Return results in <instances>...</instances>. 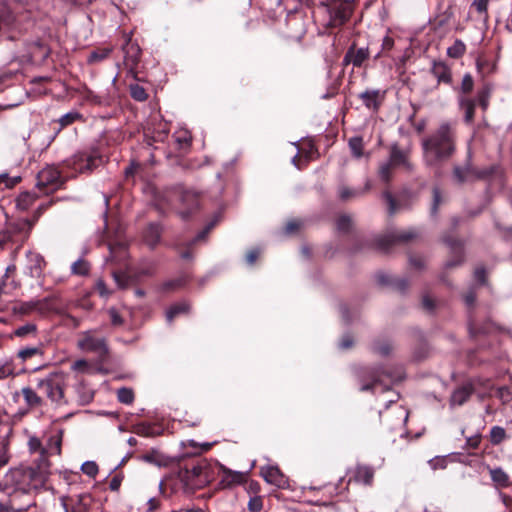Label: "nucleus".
Returning a JSON list of instances; mask_svg holds the SVG:
<instances>
[{
  "label": "nucleus",
  "instance_id": "1",
  "mask_svg": "<svg viewBox=\"0 0 512 512\" xmlns=\"http://www.w3.org/2000/svg\"><path fill=\"white\" fill-rule=\"evenodd\" d=\"M51 474V464L48 459V450H41L35 466H19L10 469L4 476L5 489H11L10 495L21 493L25 501L32 499L31 494L43 488Z\"/></svg>",
  "mask_w": 512,
  "mask_h": 512
},
{
  "label": "nucleus",
  "instance_id": "2",
  "mask_svg": "<svg viewBox=\"0 0 512 512\" xmlns=\"http://www.w3.org/2000/svg\"><path fill=\"white\" fill-rule=\"evenodd\" d=\"M455 131L449 123H443L422 142L424 161L436 166L447 160L455 150Z\"/></svg>",
  "mask_w": 512,
  "mask_h": 512
},
{
  "label": "nucleus",
  "instance_id": "3",
  "mask_svg": "<svg viewBox=\"0 0 512 512\" xmlns=\"http://www.w3.org/2000/svg\"><path fill=\"white\" fill-rule=\"evenodd\" d=\"M219 473V463L209 459H199L191 468L179 471L180 481L190 491L201 489L210 484Z\"/></svg>",
  "mask_w": 512,
  "mask_h": 512
},
{
  "label": "nucleus",
  "instance_id": "4",
  "mask_svg": "<svg viewBox=\"0 0 512 512\" xmlns=\"http://www.w3.org/2000/svg\"><path fill=\"white\" fill-rule=\"evenodd\" d=\"M36 387L47 398L56 404L66 403L64 399V389L66 387V377L61 372H52L46 377L38 379Z\"/></svg>",
  "mask_w": 512,
  "mask_h": 512
},
{
  "label": "nucleus",
  "instance_id": "5",
  "mask_svg": "<svg viewBox=\"0 0 512 512\" xmlns=\"http://www.w3.org/2000/svg\"><path fill=\"white\" fill-rule=\"evenodd\" d=\"M77 346L83 352H90L104 358L108 355L109 349L104 337L96 336L95 331L89 330L80 334Z\"/></svg>",
  "mask_w": 512,
  "mask_h": 512
},
{
  "label": "nucleus",
  "instance_id": "6",
  "mask_svg": "<svg viewBox=\"0 0 512 512\" xmlns=\"http://www.w3.org/2000/svg\"><path fill=\"white\" fill-rule=\"evenodd\" d=\"M60 172L53 166H47L37 175V188L45 194L54 192L62 185Z\"/></svg>",
  "mask_w": 512,
  "mask_h": 512
},
{
  "label": "nucleus",
  "instance_id": "7",
  "mask_svg": "<svg viewBox=\"0 0 512 512\" xmlns=\"http://www.w3.org/2000/svg\"><path fill=\"white\" fill-rule=\"evenodd\" d=\"M184 457V455H168L163 450H150L141 458L159 468H168L176 466Z\"/></svg>",
  "mask_w": 512,
  "mask_h": 512
},
{
  "label": "nucleus",
  "instance_id": "8",
  "mask_svg": "<svg viewBox=\"0 0 512 512\" xmlns=\"http://www.w3.org/2000/svg\"><path fill=\"white\" fill-rule=\"evenodd\" d=\"M255 462L253 461L249 470L246 472L231 470L224 465L219 463V472L223 473L220 481V485L223 488H233L238 485H242L248 478L249 471L254 467Z\"/></svg>",
  "mask_w": 512,
  "mask_h": 512
},
{
  "label": "nucleus",
  "instance_id": "9",
  "mask_svg": "<svg viewBox=\"0 0 512 512\" xmlns=\"http://www.w3.org/2000/svg\"><path fill=\"white\" fill-rule=\"evenodd\" d=\"M260 474L263 479L279 489L289 488L288 478L281 472V470L274 465H265L260 468Z\"/></svg>",
  "mask_w": 512,
  "mask_h": 512
},
{
  "label": "nucleus",
  "instance_id": "10",
  "mask_svg": "<svg viewBox=\"0 0 512 512\" xmlns=\"http://www.w3.org/2000/svg\"><path fill=\"white\" fill-rule=\"evenodd\" d=\"M352 13V6L348 2H335L330 8V18L333 26L344 24Z\"/></svg>",
  "mask_w": 512,
  "mask_h": 512
},
{
  "label": "nucleus",
  "instance_id": "11",
  "mask_svg": "<svg viewBox=\"0 0 512 512\" xmlns=\"http://www.w3.org/2000/svg\"><path fill=\"white\" fill-rule=\"evenodd\" d=\"M124 52V63L130 69H134L139 62L141 50L137 43L126 36V43L122 47Z\"/></svg>",
  "mask_w": 512,
  "mask_h": 512
},
{
  "label": "nucleus",
  "instance_id": "12",
  "mask_svg": "<svg viewBox=\"0 0 512 512\" xmlns=\"http://www.w3.org/2000/svg\"><path fill=\"white\" fill-rule=\"evenodd\" d=\"M383 197L387 201L389 214L393 215L409 206L408 199H411L412 195L408 192H403L399 195L398 199H395L389 191H385Z\"/></svg>",
  "mask_w": 512,
  "mask_h": 512
},
{
  "label": "nucleus",
  "instance_id": "13",
  "mask_svg": "<svg viewBox=\"0 0 512 512\" xmlns=\"http://www.w3.org/2000/svg\"><path fill=\"white\" fill-rule=\"evenodd\" d=\"M33 499L19 503L16 495H10L5 502H0V512H25L34 505Z\"/></svg>",
  "mask_w": 512,
  "mask_h": 512
},
{
  "label": "nucleus",
  "instance_id": "14",
  "mask_svg": "<svg viewBox=\"0 0 512 512\" xmlns=\"http://www.w3.org/2000/svg\"><path fill=\"white\" fill-rule=\"evenodd\" d=\"M431 73L437 79L438 83L450 84L452 82L451 69L443 61H434L431 67Z\"/></svg>",
  "mask_w": 512,
  "mask_h": 512
},
{
  "label": "nucleus",
  "instance_id": "15",
  "mask_svg": "<svg viewBox=\"0 0 512 512\" xmlns=\"http://www.w3.org/2000/svg\"><path fill=\"white\" fill-rule=\"evenodd\" d=\"M15 17L7 4L0 2V31L4 28L14 27Z\"/></svg>",
  "mask_w": 512,
  "mask_h": 512
},
{
  "label": "nucleus",
  "instance_id": "16",
  "mask_svg": "<svg viewBox=\"0 0 512 512\" xmlns=\"http://www.w3.org/2000/svg\"><path fill=\"white\" fill-rule=\"evenodd\" d=\"M360 98L367 108L374 110L378 109L382 99L378 90L365 91L360 94Z\"/></svg>",
  "mask_w": 512,
  "mask_h": 512
},
{
  "label": "nucleus",
  "instance_id": "17",
  "mask_svg": "<svg viewBox=\"0 0 512 512\" xmlns=\"http://www.w3.org/2000/svg\"><path fill=\"white\" fill-rule=\"evenodd\" d=\"M18 375L16 371V365L12 358H4L0 360V380H4L10 377Z\"/></svg>",
  "mask_w": 512,
  "mask_h": 512
},
{
  "label": "nucleus",
  "instance_id": "18",
  "mask_svg": "<svg viewBox=\"0 0 512 512\" xmlns=\"http://www.w3.org/2000/svg\"><path fill=\"white\" fill-rule=\"evenodd\" d=\"M160 237H161L160 226L157 224L149 225L145 232V235H144V239H145V242L147 243V245H149L151 248H154L158 244Z\"/></svg>",
  "mask_w": 512,
  "mask_h": 512
},
{
  "label": "nucleus",
  "instance_id": "19",
  "mask_svg": "<svg viewBox=\"0 0 512 512\" xmlns=\"http://www.w3.org/2000/svg\"><path fill=\"white\" fill-rule=\"evenodd\" d=\"M472 394V387L465 385L455 390L451 396L452 405H462Z\"/></svg>",
  "mask_w": 512,
  "mask_h": 512
},
{
  "label": "nucleus",
  "instance_id": "20",
  "mask_svg": "<svg viewBox=\"0 0 512 512\" xmlns=\"http://www.w3.org/2000/svg\"><path fill=\"white\" fill-rule=\"evenodd\" d=\"M389 163L393 166H404L407 169H410V164L407 158V154L398 149L397 147H393L390 154Z\"/></svg>",
  "mask_w": 512,
  "mask_h": 512
},
{
  "label": "nucleus",
  "instance_id": "21",
  "mask_svg": "<svg viewBox=\"0 0 512 512\" xmlns=\"http://www.w3.org/2000/svg\"><path fill=\"white\" fill-rule=\"evenodd\" d=\"M459 105L465 113V121L471 123L474 118L476 103L473 99L461 97L459 99Z\"/></svg>",
  "mask_w": 512,
  "mask_h": 512
},
{
  "label": "nucleus",
  "instance_id": "22",
  "mask_svg": "<svg viewBox=\"0 0 512 512\" xmlns=\"http://www.w3.org/2000/svg\"><path fill=\"white\" fill-rule=\"evenodd\" d=\"M367 57V50L360 48L356 51H349L345 56V61L351 62L354 66L359 67L367 59Z\"/></svg>",
  "mask_w": 512,
  "mask_h": 512
},
{
  "label": "nucleus",
  "instance_id": "23",
  "mask_svg": "<svg viewBox=\"0 0 512 512\" xmlns=\"http://www.w3.org/2000/svg\"><path fill=\"white\" fill-rule=\"evenodd\" d=\"M76 392L78 395V403L81 405H86L93 400L94 393L88 388L83 382H80L76 387Z\"/></svg>",
  "mask_w": 512,
  "mask_h": 512
},
{
  "label": "nucleus",
  "instance_id": "24",
  "mask_svg": "<svg viewBox=\"0 0 512 512\" xmlns=\"http://www.w3.org/2000/svg\"><path fill=\"white\" fill-rule=\"evenodd\" d=\"M374 477V471L368 466H359L356 469L355 479L357 482L370 485Z\"/></svg>",
  "mask_w": 512,
  "mask_h": 512
},
{
  "label": "nucleus",
  "instance_id": "25",
  "mask_svg": "<svg viewBox=\"0 0 512 512\" xmlns=\"http://www.w3.org/2000/svg\"><path fill=\"white\" fill-rule=\"evenodd\" d=\"M25 402L30 407L40 406L43 402L42 398L30 387H24L21 390Z\"/></svg>",
  "mask_w": 512,
  "mask_h": 512
},
{
  "label": "nucleus",
  "instance_id": "26",
  "mask_svg": "<svg viewBox=\"0 0 512 512\" xmlns=\"http://www.w3.org/2000/svg\"><path fill=\"white\" fill-rule=\"evenodd\" d=\"M490 476L498 487L504 488L509 485V476L501 468L491 469Z\"/></svg>",
  "mask_w": 512,
  "mask_h": 512
},
{
  "label": "nucleus",
  "instance_id": "27",
  "mask_svg": "<svg viewBox=\"0 0 512 512\" xmlns=\"http://www.w3.org/2000/svg\"><path fill=\"white\" fill-rule=\"evenodd\" d=\"M44 354L43 352V349L41 346H37V347H26V348H23V349H20L18 352H17V357L19 359H21L23 362L27 361L28 359L32 358V357H35V356H40L42 357Z\"/></svg>",
  "mask_w": 512,
  "mask_h": 512
},
{
  "label": "nucleus",
  "instance_id": "28",
  "mask_svg": "<svg viewBox=\"0 0 512 512\" xmlns=\"http://www.w3.org/2000/svg\"><path fill=\"white\" fill-rule=\"evenodd\" d=\"M456 457L457 456L455 453H451L445 456H436L429 461V464L431 468L434 470L444 469L447 466L448 462L455 461Z\"/></svg>",
  "mask_w": 512,
  "mask_h": 512
},
{
  "label": "nucleus",
  "instance_id": "29",
  "mask_svg": "<svg viewBox=\"0 0 512 512\" xmlns=\"http://www.w3.org/2000/svg\"><path fill=\"white\" fill-rule=\"evenodd\" d=\"M37 199V195L31 192H23L21 193L17 200L16 205L21 210H27Z\"/></svg>",
  "mask_w": 512,
  "mask_h": 512
},
{
  "label": "nucleus",
  "instance_id": "30",
  "mask_svg": "<svg viewBox=\"0 0 512 512\" xmlns=\"http://www.w3.org/2000/svg\"><path fill=\"white\" fill-rule=\"evenodd\" d=\"M466 52V45L462 40H455V42L448 47L447 55L451 58L458 59L462 57Z\"/></svg>",
  "mask_w": 512,
  "mask_h": 512
},
{
  "label": "nucleus",
  "instance_id": "31",
  "mask_svg": "<svg viewBox=\"0 0 512 512\" xmlns=\"http://www.w3.org/2000/svg\"><path fill=\"white\" fill-rule=\"evenodd\" d=\"M370 188V183L367 182L364 190L351 189L348 187H341L339 189V196L342 200H349L362 195L366 190Z\"/></svg>",
  "mask_w": 512,
  "mask_h": 512
},
{
  "label": "nucleus",
  "instance_id": "32",
  "mask_svg": "<svg viewBox=\"0 0 512 512\" xmlns=\"http://www.w3.org/2000/svg\"><path fill=\"white\" fill-rule=\"evenodd\" d=\"M454 177L458 183H463L471 180L474 177V172L470 167H455Z\"/></svg>",
  "mask_w": 512,
  "mask_h": 512
},
{
  "label": "nucleus",
  "instance_id": "33",
  "mask_svg": "<svg viewBox=\"0 0 512 512\" xmlns=\"http://www.w3.org/2000/svg\"><path fill=\"white\" fill-rule=\"evenodd\" d=\"M112 49L111 48H98L96 50H93L89 57H88V62L91 63V64H94V63H98L104 59H106L109 54L111 53Z\"/></svg>",
  "mask_w": 512,
  "mask_h": 512
},
{
  "label": "nucleus",
  "instance_id": "34",
  "mask_svg": "<svg viewBox=\"0 0 512 512\" xmlns=\"http://www.w3.org/2000/svg\"><path fill=\"white\" fill-rule=\"evenodd\" d=\"M189 310V305L185 302H181L173 305L166 313L167 320L171 322L177 315L186 313Z\"/></svg>",
  "mask_w": 512,
  "mask_h": 512
},
{
  "label": "nucleus",
  "instance_id": "35",
  "mask_svg": "<svg viewBox=\"0 0 512 512\" xmlns=\"http://www.w3.org/2000/svg\"><path fill=\"white\" fill-rule=\"evenodd\" d=\"M110 257L113 261H120L127 256L126 247L123 244L110 245Z\"/></svg>",
  "mask_w": 512,
  "mask_h": 512
},
{
  "label": "nucleus",
  "instance_id": "36",
  "mask_svg": "<svg viewBox=\"0 0 512 512\" xmlns=\"http://www.w3.org/2000/svg\"><path fill=\"white\" fill-rule=\"evenodd\" d=\"M85 162L86 164L84 166H79L81 172L91 171L97 167L102 162V157L98 154H91L86 156Z\"/></svg>",
  "mask_w": 512,
  "mask_h": 512
},
{
  "label": "nucleus",
  "instance_id": "37",
  "mask_svg": "<svg viewBox=\"0 0 512 512\" xmlns=\"http://www.w3.org/2000/svg\"><path fill=\"white\" fill-rule=\"evenodd\" d=\"M117 399L120 403L129 405L134 401V392L131 388L123 387L117 391Z\"/></svg>",
  "mask_w": 512,
  "mask_h": 512
},
{
  "label": "nucleus",
  "instance_id": "38",
  "mask_svg": "<svg viewBox=\"0 0 512 512\" xmlns=\"http://www.w3.org/2000/svg\"><path fill=\"white\" fill-rule=\"evenodd\" d=\"M506 438L505 430L500 426H494L490 430V441L492 445H499Z\"/></svg>",
  "mask_w": 512,
  "mask_h": 512
},
{
  "label": "nucleus",
  "instance_id": "39",
  "mask_svg": "<svg viewBox=\"0 0 512 512\" xmlns=\"http://www.w3.org/2000/svg\"><path fill=\"white\" fill-rule=\"evenodd\" d=\"M349 147L356 158L363 155V140L360 137H353L349 140Z\"/></svg>",
  "mask_w": 512,
  "mask_h": 512
},
{
  "label": "nucleus",
  "instance_id": "40",
  "mask_svg": "<svg viewBox=\"0 0 512 512\" xmlns=\"http://www.w3.org/2000/svg\"><path fill=\"white\" fill-rule=\"evenodd\" d=\"M249 512H260L263 509V499L260 495H254L249 498L247 503Z\"/></svg>",
  "mask_w": 512,
  "mask_h": 512
},
{
  "label": "nucleus",
  "instance_id": "41",
  "mask_svg": "<svg viewBox=\"0 0 512 512\" xmlns=\"http://www.w3.org/2000/svg\"><path fill=\"white\" fill-rule=\"evenodd\" d=\"M20 180L19 176L11 177L6 173L0 174V187L13 188Z\"/></svg>",
  "mask_w": 512,
  "mask_h": 512
},
{
  "label": "nucleus",
  "instance_id": "42",
  "mask_svg": "<svg viewBox=\"0 0 512 512\" xmlns=\"http://www.w3.org/2000/svg\"><path fill=\"white\" fill-rule=\"evenodd\" d=\"M81 471L85 475L94 478L98 474V465L94 461H85L81 465Z\"/></svg>",
  "mask_w": 512,
  "mask_h": 512
},
{
  "label": "nucleus",
  "instance_id": "43",
  "mask_svg": "<svg viewBox=\"0 0 512 512\" xmlns=\"http://www.w3.org/2000/svg\"><path fill=\"white\" fill-rule=\"evenodd\" d=\"M72 272L76 275H86L89 272L88 262L80 259L72 264Z\"/></svg>",
  "mask_w": 512,
  "mask_h": 512
},
{
  "label": "nucleus",
  "instance_id": "44",
  "mask_svg": "<svg viewBox=\"0 0 512 512\" xmlns=\"http://www.w3.org/2000/svg\"><path fill=\"white\" fill-rule=\"evenodd\" d=\"M474 80L470 73H466L461 82L460 90L463 94H468L473 90Z\"/></svg>",
  "mask_w": 512,
  "mask_h": 512
},
{
  "label": "nucleus",
  "instance_id": "45",
  "mask_svg": "<svg viewBox=\"0 0 512 512\" xmlns=\"http://www.w3.org/2000/svg\"><path fill=\"white\" fill-rule=\"evenodd\" d=\"M416 237V233L413 231H405L390 237V243L394 242H406Z\"/></svg>",
  "mask_w": 512,
  "mask_h": 512
},
{
  "label": "nucleus",
  "instance_id": "46",
  "mask_svg": "<svg viewBox=\"0 0 512 512\" xmlns=\"http://www.w3.org/2000/svg\"><path fill=\"white\" fill-rule=\"evenodd\" d=\"M36 332V325L32 323H27L23 326L18 327L14 334L18 337H26L30 334H34Z\"/></svg>",
  "mask_w": 512,
  "mask_h": 512
},
{
  "label": "nucleus",
  "instance_id": "47",
  "mask_svg": "<svg viewBox=\"0 0 512 512\" xmlns=\"http://www.w3.org/2000/svg\"><path fill=\"white\" fill-rule=\"evenodd\" d=\"M488 4L489 0H474L472 2V6L476 9V11L479 14L484 15L485 18L488 17Z\"/></svg>",
  "mask_w": 512,
  "mask_h": 512
},
{
  "label": "nucleus",
  "instance_id": "48",
  "mask_svg": "<svg viewBox=\"0 0 512 512\" xmlns=\"http://www.w3.org/2000/svg\"><path fill=\"white\" fill-rule=\"evenodd\" d=\"M244 484H245V490L250 497L254 496V495H259L261 487L257 481H255V480L248 481L246 479V482Z\"/></svg>",
  "mask_w": 512,
  "mask_h": 512
},
{
  "label": "nucleus",
  "instance_id": "49",
  "mask_svg": "<svg viewBox=\"0 0 512 512\" xmlns=\"http://www.w3.org/2000/svg\"><path fill=\"white\" fill-rule=\"evenodd\" d=\"M131 96L137 101H144L147 98V93L143 87L139 85H132Z\"/></svg>",
  "mask_w": 512,
  "mask_h": 512
},
{
  "label": "nucleus",
  "instance_id": "50",
  "mask_svg": "<svg viewBox=\"0 0 512 512\" xmlns=\"http://www.w3.org/2000/svg\"><path fill=\"white\" fill-rule=\"evenodd\" d=\"M91 502L90 495L84 494L79 497V504L75 507L74 512H87L88 506Z\"/></svg>",
  "mask_w": 512,
  "mask_h": 512
},
{
  "label": "nucleus",
  "instance_id": "51",
  "mask_svg": "<svg viewBox=\"0 0 512 512\" xmlns=\"http://www.w3.org/2000/svg\"><path fill=\"white\" fill-rule=\"evenodd\" d=\"M79 117H80V115L78 113H76V112H69V113L63 115L59 119V123H60V125L62 127H65V126L70 125L73 122H75Z\"/></svg>",
  "mask_w": 512,
  "mask_h": 512
},
{
  "label": "nucleus",
  "instance_id": "52",
  "mask_svg": "<svg viewBox=\"0 0 512 512\" xmlns=\"http://www.w3.org/2000/svg\"><path fill=\"white\" fill-rule=\"evenodd\" d=\"M181 201L184 204H187L191 208L197 207V198L196 195L193 192H184L181 196Z\"/></svg>",
  "mask_w": 512,
  "mask_h": 512
},
{
  "label": "nucleus",
  "instance_id": "53",
  "mask_svg": "<svg viewBox=\"0 0 512 512\" xmlns=\"http://www.w3.org/2000/svg\"><path fill=\"white\" fill-rule=\"evenodd\" d=\"M489 97H490V91L489 89H483L478 94V102L481 105V107L485 110L488 107L489 103Z\"/></svg>",
  "mask_w": 512,
  "mask_h": 512
},
{
  "label": "nucleus",
  "instance_id": "54",
  "mask_svg": "<svg viewBox=\"0 0 512 512\" xmlns=\"http://www.w3.org/2000/svg\"><path fill=\"white\" fill-rule=\"evenodd\" d=\"M441 195H440V191L437 187H435L433 189V204H432V207H431V213L432 214H436L437 213V209L441 203Z\"/></svg>",
  "mask_w": 512,
  "mask_h": 512
},
{
  "label": "nucleus",
  "instance_id": "55",
  "mask_svg": "<svg viewBox=\"0 0 512 512\" xmlns=\"http://www.w3.org/2000/svg\"><path fill=\"white\" fill-rule=\"evenodd\" d=\"M62 445V433L60 431L55 432L50 437L49 446L50 448H60Z\"/></svg>",
  "mask_w": 512,
  "mask_h": 512
},
{
  "label": "nucleus",
  "instance_id": "56",
  "mask_svg": "<svg viewBox=\"0 0 512 512\" xmlns=\"http://www.w3.org/2000/svg\"><path fill=\"white\" fill-rule=\"evenodd\" d=\"M392 165L388 162L380 167V177L384 181H389L391 177Z\"/></svg>",
  "mask_w": 512,
  "mask_h": 512
},
{
  "label": "nucleus",
  "instance_id": "57",
  "mask_svg": "<svg viewBox=\"0 0 512 512\" xmlns=\"http://www.w3.org/2000/svg\"><path fill=\"white\" fill-rule=\"evenodd\" d=\"M351 219L348 216H341L337 220V228L340 231H347L350 227Z\"/></svg>",
  "mask_w": 512,
  "mask_h": 512
},
{
  "label": "nucleus",
  "instance_id": "58",
  "mask_svg": "<svg viewBox=\"0 0 512 512\" xmlns=\"http://www.w3.org/2000/svg\"><path fill=\"white\" fill-rule=\"evenodd\" d=\"M109 315L111 318V322L114 326H120L123 324V319L119 315V313L116 311V309L111 308L109 309Z\"/></svg>",
  "mask_w": 512,
  "mask_h": 512
},
{
  "label": "nucleus",
  "instance_id": "59",
  "mask_svg": "<svg viewBox=\"0 0 512 512\" xmlns=\"http://www.w3.org/2000/svg\"><path fill=\"white\" fill-rule=\"evenodd\" d=\"M88 369V363L84 359L77 360L72 365V370L76 372H84Z\"/></svg>",
  "mask_w": 512,
  "mask_h": 512
},
{
  "label": "nucleus",
  "instance_id": "60",
  "mask_svg": "<svg viewBox=\"0 0 512 512\" xmlns=\"http://www.w3.org/2000/svg\"><path fill=\"white\" fill-rule=\"evenodd\" d=\"M301 226V222L298 220H291L285 226L286 234H291L297 231Z\"/></svg>",
  "mask_w": 512,
  "mask_h": 512
},
{
  "label": "nucleus",
  "instance_id": "61",
  "mask_svg": "<svg viewBox=\"0 0 512 512\" xmlns=\"http://www.w3.org/2000/svg\"><path fill=\"white\" fill-rule=\"evenodd\" d=\"M147 506V512H155L160 506V500L155 497H151L147 501Z\"/></svg>",
  "mask_w": 512,
  "mask_h": 512
},
{
  "label": "nucleus",
  "instance_id": "62",
  "mask_svg": "<svg viewBox=\"0 0 512 512\" xmlns=\"http://www.w3.org/2000/svg\"><path fill=\"white\" fill-rule=\"evenodd\" d=\"M409 262L412 267L420 269L424 266L425 261L421 256H411Z\"/></svg>",
  "mask_w": 512,
  "mask_h": 512
},
{
  "label": "nucleus",
  "instance_id": "63",
  "mask_svg": "<svg viewBox=\"0 0 512 512\" xmlns=\"http://www.w3.org/2000/svg\"><path fill=\"white\" fill-rule=\"evenodd\" d=\"M481 436L476 434L467 438V445L469 448H477L480 445Z\"/></svg>",
  "mask_w": 512,
  "mask_h": 512
},
{
  "label": "nucleus",
  "instance_id": "64",
  "mask_svg": "<svg viewBox=\"0 0 512 512\" xmlns=\"http://www.w3.org/2000/svg\"><path fill=\"white\" fill-rule=\"evenodd\" d=\"M136 432L144 436H150L152 434L151 427L146 424H139L136 426Z\"/></svg>",
  "mask_w": 512,
  "mask_h": 512
}]
</instances>
